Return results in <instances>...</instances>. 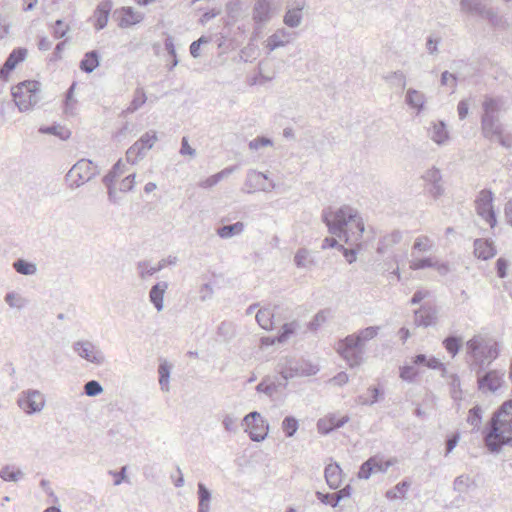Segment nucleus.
I'll list each match as a JSON object with an SVG mask.
<instances>
[{
    "label": "nucleus",
    "instance_id": "obj_1",
    "mask_svg": "<svg viewBox=\"0 0 512 512\" xmlns=\"http://www.w3.org/2000/svg\"><path fill=\"white\" fill-rule=\"evenodd\" d=\"M323 221L330 233L339 238L343 237L346 243L355 245L359 244L365 229L362 217L350 206L324 211Z\"/></svg>",
    "mask_w": 512,
    "mask_h": 512
},
{
    "label": "nucleus",
    "instance_id": "obj_2",
    "mask_svg": "<svg viewBox=\"0 0 512 512\" xmlns=\"http://www.w3.org/2000/svg\"><path fill=\"white\" fill-rule=\"evenodd\" d=\"M491 429L485 444L491 451L499 450L512 441V400L504 402L491 418Z\"/></svg>",
    "mask_w": 512,
    "mask_h": 512
},
{
    "label": "nucleus",
    "instance_id": "obj_3",
    "mask_svg": "<svg viewBox=\"0 0 512 512\" xmlns=\"http://www.w3.org/2000/svg\"><path fill=\"white\" fill-rule=\"evenodd\" d=\"M433 247V241L427 235H420L415 238L411 249V260L409 267L412 270L435 269L440 274H445L449 270L446 263L440 262L434 257H418L420 254L428 252Z\"/></svg>",
    "mask_w": 512,
    "mask_h": 512
},
{
    "label": "nucleus",
    "instance_id": "obj_4",
    "mask_svg": "<svg viewBox=\"0 0 512 512\" xmlns=\"http://www.w3.org/2000/svg\"><path fill=\"white\" fill-rule=\"evenodd\" d=\"M42 85L37 80H24L11 87V96L19 111L32 110L40 100Z\"/></svg>",
    "mask_w": 512,
    "mask_h": 512
},
{
    "label": "nucleus",
    "instance_id": "obj_5",
    "mask_svg": "<svg viewBox=\"0 0 512 512\" xmlns=\"http://www.w3.org/2000/svg\"><path fill=\"white\" fill-rule=\"evenodd\" d=\"M336 351L349 368L358 367L363 361L359 339L355 335H348L340 340L336 345Z\"/></svg>",
    "mask_w": 512,
    "mask_h": 512
},
{
    "label": "nucleus",
    "instance_id": "obj_6",
    "mask_svg": "<svg viewBox=\"0 0 512 512\" xmlns=\"http://www.w3.org/2000/svg\"><path fill=\"white\" fill-rule=\"evenodd\" d=\"M125 163L119 160L109 174L105 177V183L110 193L113 191L127 192L135 185V174H129L122 178L125 173Z\"/></svg>",
    "mask_w": 512,
    "mask_h": 512
},
{
    "label": "nucleus",
    "instance_id": "obj_7",
    "mask_svg": "<svg viewBox=\"0 0 512 512\" xmlns=\"http://www.w3.org/2000/svg\"><path fill=\"white\" fill-rule=\"evenodd\" d=\"M477 214L494 228L497 220L493 208V193L490 190H481L475 200Z\"/></svg>",
    "mask_w": 512,
    "mask_h": 512
},
{
    "label": "nucleus",
    "instance_id": "obj_8",
    "mask_svg": "<svg viewBox=\"0 0 512 512\" xmlns=\"http://www.w3.org/2000/svg\"><path fill=\"white\" fill-rule=\"evenodd\" d=\"M245 431L253 441H261L268 434L269 426L258 412H251L243 419Z\"/></svg>",
    "mask_w": 512,
    "mask_h": 512
},
{
    "label": "nucleus",
    "instance_id": "obj_9",
    "mask_svg": "<svg viewBox=\"0 0 512 512\" xmlns=\"http://www.w3.org/2000/svg\"><path fill=\"white\" fill-rule=\"evenodd\" d=\"M156 140L157 137L155 133L144 134L126 151L127 161L131 164L137 163L138 160L141 159L144 154L153 147Z\"/></svg>",
    "mask_w": 512,
    "mask_h": 512
},
{
    "label": "nucleus",
    "instance_id": "obj_10",
    "mask_svg": "<svg viewBox=\"0 0 512 512\" xmlns=\"http://www.w3.org/2000/svg\"><path fill=\"white\" fill-rule=\"evenodd\" d=\"M395 462L394 459H386L379 455L373 456L361 465L358 477L368 479L373 473L387 471Z\"/></svg>",
    "mask_w": 512,
    "mask_h": 512
},
{
    "label": "nucleus",
    "instance_id": "obj_11",
    "mask_svg": "<svg viewBox=\"0 0 512 512\" xmlns=\"http://www.w3.org/2000/svg\"><path fill=\"white\" fill-rule=\"evenodd\" d=\"M44 403V397L38 391L25 392L18 399L19 407L27 414L40 411Z\"/></svg>",
    "mask_w": 512,
    "mask_h": 512
},
{
    "label": "nucleus",
    "instance_id": "obj_12",
    "mask_svg": "<svg viewBox=\"0 0 512 512\" xmlns=\"http://www.w3.org/2000/svg\"><path fill=\"white\" fill-rule=\"evenodd\" d=\"M27 55L28 50L26 48L13 49L0 69V78L3 81H8L11 72L26 59Z\"/></svg>",
    "mask_w": 512,
    "mask_h": 512
},
{
    "label": "nucleus",
    "instance_id": "obj_13",
    "mask_svg": "<svg viewBox=\"0 0 512 512\" xmlns=\"http://www.w3.org/2000/svg\"><path fill=\"white\" fill-rule=\"evenodd\" d=\"M93 174L91 163L81 160L70 169L68 178L73 184L81 185L90 180Z\"/></svg>",
    "mask_w": 512,
    "mask_h": 512
},
{
    "label": "nucleus",
    "instance_id": "obj_14",
    "mask_svg": "<svg viewBox=\"0 0 512 512\" xmlns=\"http://www.w3.org/2000/svg\"><path fill=\"white\" fill-rule=\"evenodd\" d=\"M348 420L349 417L346 415L330 413L318 420L317 429L321 434H328L334 429L342 427L345 423L348 422Z\"/></svg>",
    "mask_w": 512,
    "mask_h": 512
},
{
    "label": "nucleus",
    "instance_id": "obj_15",
    "mask_svg": "<svg viewBox=\"0 0 512 512\" xmlns=\"http://www.w3.org/2000/svg\"><path fill=\"white\" fill-rule=\"evenodd\" d=\"M257 323L264 330H273L280 320V313L276 308L264 307L256 313Z\"/></svg>",
    "mask_w": 512,
    "mask_h": 512
},
{
    "label": "nucleus",
    "instance_id": "obj_16",
    "mask_svg": "<svg viewBox=\"0 0 512 512\" xmlns=\"http://www.w3.org/2000/svg\"><path fill=\"white\" fill-rule=\"evenodd\" d=\"M118 24L120 27L127 28L140 23L143 15L132 7H122L116 11Z\"/></svg>",
    "mask_w": 512,
    "mask_h": 512
},
{
    "label": "nucleus",
    "instance_id": "obj_17",
    "mask_svg": "<svg viewBox=\"0 0 512 512\" xmlns=\"http://www.w3.org/2000/svg\"><path fill=\"white\" fill-rule=\"evenodd\" d=\"M75 351L80 357L91 363L99 364L103 360L101 353L89 342L77 343L75 345Z\"/></svg>",
    "mask_w": 512,
    "mask_h": 512
},
{
    "label": "nucleus",
    "instance_id": "obj_18",
    "mask_svg": "<svg viewBox=\"0 0 512 512\" xmlns=\"http://www.w3.org/2000/svg\"><path fill=\"white\" fill-rule=\"evenodd\" d=\"M482 129L485 137L489 139H493L495 137L504 146L511 145L512 139L510 137L504 139L501 127L494 125L491 119L483 118Z\"/></svg>",
    "mask_w": 512,
    "mask_h": 512
},
{
    "label": "nucleus",
    "instance_id": "obj_19",
    "mask_svg": "<svg viewBox=\"0 0 512 512\" xmlns=\"http://www.w3.org/2000/svg\"><path fill=\"white\" fill-rule=\"evenodd\" d=\"M112 7L113 4L110 0H103L97 5L94 11V19L95 26L98 29H102L107 25Z\"/></svg>",
    "mask_w": 512,
    "mask_h": 512
},
{
    "label": "nucleus",
    "instance_id": "obj_20",
    "mask_svg": "<svg viewBox=\"0 0 512 512\" xmlns=\"http://www.w3.org/2000/svg\"><path fill=\"white\" fill-rule=\"evenodd\" d=\"M503 384V375L496 372L490 371L479 380V388L488 391H496Z\"/></svg>",
    "mask_w": 512,
    "mask_h": 512
},
{
    "label": "nucleus",
    "instance_id": "obj_21",
    "mask_svg": "<svg viewBox=\"0 0 512 512\" xmlns=\"http://www.w3.org/2000/svg\"><path fill=\"white\" fill-rule=\"evenodd\" d=\"M325 479L332 489L339 488L343 481V472L340 466L336 463L327 465L325 468Z\"/></svg>",
    "mask_w": 512,
    "mask_h": 512
},
{
    "label": "nucleus",
    "instance_id": "obj_22",
    "mask_svg": "<svg viewBox=\"0 0 512 512\" xmlns=\"http://www.w3.org/2000/svg\"><path fill=\"white\" fill-rule=\"evenodd\" d=\"M474 254L479 259L487 260L496 254V250L492 242L484 239H477L474 242Z\"/></svg>",
    "mask_w": 512,
    "mask_h": 512
},
{
    "label": "nucleus",
    "instance_id": "obj_23",
    "mask_svg": "<svg viewBox=\"0 0 512 512\" xmlns=\"http://www.w3.org/2000/svg\"><path fill=\"white\" fill-rule=\"evenodd\" d=\"M295 330H296V323L295 322L285 323L282 326L280 333L276 337L264 338L262 340V343L265 344V345H273L275 343L286 342L295 333Z\"/></svg>",
    "mask_w": 512,
    "mask_h": 512
},
{
    "label": "nucleus",
    "instance_id": "obj_24",
    "mask_svg": "<svg viewBox=\"0 0 512 512\" xmlns=\"http://www.w3.org/2000/svg\"><path fill=\"white\" fill-rule=\"evenodd\" d=\"M415 323L417 326L428 327L436 323V313L430 308H420L415 313Z\"/></svg>",
    "mask_w": 512,
    "mask_h": 512
},
{
    "label": "nucleus",
    "instance_id": "obj_25",
    "mask_svg": "<svg viewBox=\"0 0 512 512\" xmlns=\"http://www.w3.org/2000/svg\"><path fill=\"white\" fill-rule=\"evenodd\" d=\"M166 289V283H159L154 285L150 291V300L155 305L158 311H160L163 307V298Z\"/></svg>",
    "mask_w": 512,
    "mask_h": 512
},
{
    "label": "nucleus",
    "instance_id": "obj_26",
    "mask_svg": "<svg viewBox=\"0 0 512 512\" xmlns=\"http://www.w3.org/2000/svg\"><path fill=\"white\" fill-rule=\"evenodd\" d=\"M99 65V56L95 51L87 52L80 62V69L86 73H91Z\"/></svg>",
    "mask_w": 512,
    "mask_h": 512
},
{
    "label": "nucleus",
    "instance_id": "obj_27",
    "mask_svg": "<svg viewBox=\"0 0 512 512\" xmlns=\"http://www.w3.org/2000/svg\"><path fill=\"white\" fill-rule=\"evenodd\" d=\"M234 171L233 168H225L220 172L207 177L206 179L199 182V186L204 189L211 188L218 184L222 179L230 175Z\"/></svg>",
    "mask_w": 512,
    "mask_h": 512
},
{
    "label": "nucleus",
    "instance_id": "obj_28",
    "mask_svg": "<svg viewBox=\"0 0 512 512\" xmlns=\"http://www.w3.org/2000/svg\"><path fill=\"white\" fill-rule=\"evenodd\" d=\"M410 486L411 483L409 481H402L392 489L388 490L386 497L391 500L405 498Z\"/></svg>",
    "mask_w": 512,
    "mask_h": 512
},
{
    "label": "nucleus",
    "instance_id": "obj_29",
    "mask_svg": "<svg viewBox=\"0 0 512 512\" xmlns=\"http://www.w3.org/2000/svg\"><path fill=\"white\" fill-rule=\"evenodd\" d=\"M270 12L269 0H258L254 8V19L262 22L268 19Z\"/></svg>",
    "mask_w": 512,
    "mask_h": 512
},
{
    "label": "nucleus",
    "instance_id": "obj_30",
    "mask_svg": "<svg viewBox=\"0 0 512 512\" xmlns=\"http://www.w3.org/2000/svg\"><path fill=\"white\" fill-rule=\"evenodd\" d=\"M286 43H288L286 33L284 31H279L268 38L267 47L270 50H274L280 46H284Z\"/></svg>",
    "mask_w": 512,
    "mask_h": 512
},
{
    "label": "nucleus",
    "instance_id": "obj_31",
    "mask_svg": "<svg viewBox=\"0 0 512 512\" xmlns=\"http://www.w3.org/2000/svg\"><path fill=\"white\" fill-rule=\"evenodd\" d=\"M462 340L458 337H448L443 341V345L448 353L451 354L452 357H454L460 347H461Z\"/></svg>",
    "mask_w": 512,
    "mask_h": 512
},
{
    "label": "nucleus",
    "instance_id": "obj_32",
    "mask_svg": "<svg viewBox=\"0 0 512 512\" xmlns=\"http://www.w3.org/2000/svg\"><path fill=\"white\" fill-rule=\"evenodd\" d=\"M282 429L286 436H293L298 430V421L294 417H286L282 422Z\"/></svg>",
    "mask_w": 512,
    "mask_h": 512
},
{
    "label": "nucleus",
    "instance_id": "obj_33",
    "mask_svg": "<svg viewBox=\"0 0 512 512\" xmlns=\"http://www.w3.org/2000/svg\"><path fill=\"white\" fill-rule=\"evenodd\" d=\"M301 20V10L300 9H290L287 11L284 17V23L290 27L297 26Z\"/></svg>",
    "mask_w": 512,
    "mask_h": 512
},
{
    "label": "nucleus",
    "instance_id": "obj_34",
    "mask_svg": "<svg viewBox=\"0 0 512 512\" xmlns=\"http://www.w3.org/2000/svg\"><path fill=\"white\" fill-rule=\"evenodd\" d=\"M243 229V224L240 222H237L233 225H228L220 228L218 230V234L222 238H227L232 236L233 234L240 233Z\"/></svg>",
    "mask_w": 512,
    "mask_h": 512
},
{
    "label": "nucleus",
    "instance_id": "obj_35",
    "mask_svg": "<svg viewBox=\"0 0 512 512\" xmlns=\"http://www.w3.org/2000/svg\"><path fill=\"white\" fill-rule=\"evenodd\" d=\"M69 30H70L69 24H67L66 22H64L62 20H57L53 25L52 33L55 38L60 39V38L65 37L67 35V33L69 32Z\"/></svg>",
    "mask_w": 512,
    "mask_h": 512
},
{
    "label": "nucleus",
    "instance_id": "obj_36",
    "mask_svg": "<svg viewBox=\"0 0 512 512\" xmlns=\"http://www.w3.org/2000/svg\"><path fill=\"white\" fill-rule=\"evenodd\" d=\"M378 334V328L377 327H367L359 333L354 334L359 339V345L362 347L364 341L371 340Z\"/></svg>",
    "mask_w": 512,
    "mask_h": 512
},
{
    "label": "nucleus",
    "instance_id": "obj_37",
    "mask_svg": "<svg viewBox=\"0 0 512 512\" xmlns=\"http://www.w3.org/2000/svg\"><path fill=\"white\" fill-rule=\"evenodd\" d=\"M159 372V383L162 387V389H168V381L170 376V367L169 365L164 362L161 363L158 369Z\"/></svg>",
    "mask_w": 512,
    "mask_h": 512
},
{
    "label": "nucleus",
    "instance_id": "obj_38",
    "mask_svg": "<svg viewBox=\"0 0 512 512\" xmlns=\"http://www.w3.org/2000/svg\"><path fill=\"white\" fill-rule=\"evenodd\" d=\"M15 270L23 275H30L36 271L35 265L28 263L24 260H18L14 263Z\"/></svg>",
    "mask_w": 512,
    "mask_h": 512
},
{
    "label": "nucleus",
    "instance_id": "obj_39",
    "mask_svg": "<svg viewBox=\"0 0 512 512\" xmlns=\"http://www.w3.org/2000/svg\"><path fill=\"white\" fill-rule=\"evenodd\" d=\"M482 419V409L479 406L469 410L467 421L473 426H479Z\"/></svg>",
    "mask_w": 512,
    "mask_h": 512
},
{
    "label": "nucleus",
    "instance_id": "obj_40",
    "mask_svg": "<svg viewBox=\"0 0 512 512\" xmlns=\"http://www.w3.org/2000/svg\"><path fill=\"white\" fill-rule=\"evenodd\" d=\"M418 375V371L412 366H404L400 369V377L405 381H412Z\"/></svg>",
    "mask_w": 512,
    "mask_h": 512
},
{
    "label": "nucleus",
    "instance_id": "obj_41",
    "mask_svg": "<svg viewBox=\"0 0 512 512\" xmlns=\"http://www.w3.org/2000/svg\"><path fill=\"white\" fill-rule=\"evenodd\" d=\"M84 388L88 396H96L102 392L101 385L94 380L87 382Z\"/></svg>",
    "mask_w": 512,
    "mask_h": 512
},
{
    "label": "nucleus",
    "instance_id": "obj_42",
    "mask_svg": "<svg viewBox=\"0 0 512 512\" xmlns=\"http://www.w3.org/2000/svg\"><path fill=\"white\" fill-rule=\"evenodd\" d=\"M317 498L326 505H331L332 507L337 506V496L336 493L333 494H324L321 492H317Z\"/></svg>",
    "mask_w": 512,
    "mask_h": 512
},
{
    "label": "nucleus",
    "instance_id": "obj_43",
    "mask_svg": "<svg viewBox=\"0 0 512 512\" xmlns=\"http://www.w3.org/2000/svg\"><path fill=\"white\" fill-rule=\"evenodd\" d=\"M497 274L500 278L507 275L508 263L504 258H499L496 262Z\"/></svg>",
    "mask_w": 512,
    "mask_h": 512
},
{
    "label": "nucleus",
    "instance_id": "obj_44",
    "mask_svg": "<svg viewBox=\"0 0 512 512\" xmlns=\"http://www.w3.org/2000/svg\"><path fill=\"white\" fill-rule=\"evenodd\" d=\"M65 45H66V43L64 41L60 42L56 45V47L52 53V56L50 58L51 62H56L62 58V53L65 49Z\"/></svg>",
    "mask_w": 512,
    "mask_h": 512
},
{
    "label": "nucleus",
    "instance_id": "obj_45",
    "mask_svg": "<svg viewBox=\"0 0 512 512\" xmlns=\"http://www.w3.org/2000/svg\"><path fill=\"white\" fill-rule=\"evenodd\" d=\"M65 45H66V43L64 41L60 42L56 45V47L52 53V56L50 58L51 62H56L62 58V53L65 49Z\"/></svg>",
    "mask_w": 512,
    "mask_h": 512
},
{
    "label": "nucleus",
    "instance_id": "obj_46",
    "mask_svg": "<svg viewBox=\"0 0 512 512\" xmlns=\"http://www.w3.org/2000/svg\"><path fill=\"white\" fill-rule=\"evenodd\" d=\"M349 381V376L345 372H340L331 379V383L334 385L342 386Z\"/></svg>",
    "mask_w": 512,
    "mask_h": 512
},
{
    "label": "nucleus",
    "instance_id": "obj_47",
    "mask_svg": "<svg viewBox=\"0 0 512 512\" xmlns=\"http://www.w3.org/2000/svg\"><path fill=\"white\" fill-rule=\"evenodd\" d=\"M426 366L434 370H445L444 364L435 357L427 359Z\"/></svg>",
    "mask_w": 512,
    "mask_h": 512
},
{
    "label": "nucleus",
    "instance_id": "obj_48",
    "mask_svg": "<svg viewBox=\"0 0 512 512\" xmlns=\"http://www.w3.org/2000/svg\"><path fill=\"white\" fill-rule=\"evenodd\" d=\"M271 145V141L266 138H257L250 142L249 146L251 149H258L263 146Z\"/></svg>",
    "mask_w": 512,
    "mask_h": 512
},
{
    "label": "nucleus",
    "instance_id": "obj_49",
    "mask_svg": "<svg viewBox=\"0 0 512 512\" xmlns=\"http://www.w3.org/2000/svg\"><path fill=\"white\" fill-rule=\"evenodd\" d=\"M180 152L182 155H188V156H193L195 153L194 150L192 149V147L189 145L188 139L186 137H184L182 139V145H181Z\"/></svg>",
    "mask_w": 512,
    "mask_h": 512
},
{
    "label": "nucleus",
    "instance_id": "obj_50",
    "mask_svg": "<svg viewBox=\"0 0 512 512\" xmlns=\"http://www.w3.org/2000/svg\"><path fill=\"white\" fill-rule=\"evenodd\" d=\"M5 300L6 302L11 306V307H19L20 306V298L17 294L15 293H9L6 295L5 297Z\"/></svg>",
    "mask_w": 512,
    "mask_h": 512
},
{
    "label": "nucleus",
    "instance_id": "obj_51",
    "mask_svg": "<svg viewBox=\"0 0 512 512\" xmlns=\"http://www.w3.org/2000/svg\"><path fill=\"white\" fill-rule=\"evenodd\" d=\"M10 32V25L0 16V39L5 38Z\"/></svg>",
    "mask_w": 512,
    "mask_h": 512
},
{
    "label": "nucleus",
    "instance_id": "obj_52",
    "mask_svg": "<svg viewBox=\"0 0 512 512\" xmlns=\"http://www.w3.org/2000/svg\"><path fill=\"white\" fill-rule=\"evenodd\" d=\"M199 497L201 506L204 504V502H208L210 498L209 491L205 488L203 484H199Z\"/></svg>",
    "mask_w": 512,
    "mask_h": 512
},
{
    "label": "nucleus",
    "instance_id": "obj_53",
    "mask_svg": "<svg viewBox=\"0 0 512 512\" xmlns=\"http://www.w3.org/2000/svg\"><path fill=\"white\" fill-rule=\"evenodd\" d=\"M433 138L439 144L442 143L447 138L446 132L444 131L443 127L439 128L435 132V135Z\"/></svg>",
    "mask_w": 512,
    "mask_h": 512
},
{
    "label": "nucleus",
    "instance_id": "obj_54",
    "mask_svg": "<svg viewBox=\"0 0 512 512\" xmlns=\"http://www.w3.org/2000/svg\"><path fill=\"white\" fill-rule=\"evenodd\" d=\"M351 494V488L350 486H346L345 488L339 490L337 493H336V496H337V504L339 503V501L344 498V497H349Z\"/></svg>",
    "mask_w": 512,
    "mask_h": 512
},
{
    "label": "nucleus",
    "instance_id": "obj_55",
    "mask_svg": "<svg viewBox=\"0 0 512 512\" xmlns=\"http://www.w3.org/2000/svg\"><path fill=\"white\" fill-rule=\"evenodd\" d=\"M504 213H505V216H506L508 222L512 226V200H509L506 203L505 208H504Z\"/></svg>",
    "mask_w": 512,
    "mask_h": 512
},
{
    "label": "nucleus",
    "instance_id": "obj_56",
    "mask_svg": "<svg viewBox=\"0 0 512 512\" xmlns=\"http://www.w3.org/2000/svg\"><path fill=\"white\" fill-rule=\"evenodd\" d=\"M408 99L415 106H418L419 103L421 102V96L416 91L409 92L408 93Z\"/></svg>",
    "mask_w": 512,
    "mask_h": 512
},
{
    "label": "nucleus",
    "instance_id": "obj_57",
    "mask_svg": "<svg viewBox=\"0 0 512 512\" xmlns=\"http://www.w3.org/2000/svg\"><path fill=\"white\" fill-rule=\"evenodd\" d=\"M427 292L425 291H417L416 293H414L412 299H411V302L413 304H417L419 303L420 301H422L426 296H427Z\"/></svg>",
    "mask_w": 512,
    "mask_h": 512
},
{
    "label": "nucleus",
    "instance_id": "obj_58",
    "mask_svg": "<svg viewBox=\"0 0 512 512\" xmlns=\"http://www.w3.org/2000/svg\"><path fill=\"white\" fill-rule=\"evenodd\" d=\"M200 43H201V39H199L198 41H194L190 45V53L192 54V56H194V57L199 56Z\"/></svg>",
    "mask_w": 512,
    "mask_h": 512
},
{
    "label": "nucleus",
    "instance_id": "obj_59",
    "mask_svg": "<svg viewBox=\"0 0 512 512\" xmlns=\"http://www.w3.org/2000/svg\"><path fill=\"white\" fill-rule=\"evenodd\" d=\"M458 439H459L458 435H453L451 438L448 439L447 453L451 452L454 449V447L457 445Z\"/></svg>",
    "mask_w": 512,
    "mask_h": 512
},
{
    "label": "nucleus",
    "instance_id": "obj_60",
    "mask_svg": "<svg viewBox=\"0 0 512 512\" xmlns=\"http://www.w3.org/2000/svg\"><path fill=\"white\" fill-rule=\"evenodd\" d=\"M22 1H23V9L25 11L33 10L38 3V0H22Z\"/></svg>",
    "mask_w": 512,
    "mask_h": 512
},
{
    "label": "nucleus",
    "instance_id": "obj_61",
    "mask_svg": "<svg viewBox=\"0 0 512 512\" xmlns=\"http://www.w3.org/2000/svg\"><path fill=\"white\" fill-rule=\"evenodd\" d=\"M1 477L4 480H15L16 477H17V474L14 473V472H9L8 469H4V470L1 471Z\"/></svg>",
    "mask_w": 512,
    "mask_h": 512
},
{
    "label": "nucleus",
    "instance_id": "obj_62",
    "mask_svg": "<svg viewBox=\"0 0 512 512\" xmlns=\"http://www.w3.org/2000/svg\"><path fill=\"white\" fill-rule=\"evenodd\" d=\"M458 113L461 118H464L468 113V105L466 102H460L458 105Z\"/></svg>",
    "mask_w": 512,
    "mask_h": 512
},
{
    "label": "nucleus",
    "instance_id": "obj_63",
    "mask_svg": "<svg viewBox=\"0 0 512 512\" xmlns=\"http://www.w3.org/2000/svg\"><path fill=\"white\" fill-rule=\"evenodd\" d=\"M337 245V241L334 238H325L322 243V248H333Z\"/></svg>",
    "mask_w": 512,
    "mask_h": 512
},
{
    "label": "nucleus",
    "instance_id": "obj_64",
    "mask_svg": "<svg viewBox=\"0 0 512 512\" xmlns=\"http://www.w3.org/2000/svg\"><path fill=\"white\" fill-rule=\"evenodd\" d=\"M51 46V42L48 38H42L40 39L39 43H38V48L40 50H48Z\"/></svg>",
    "mask_w": 512,
    "mask_h": 512
}]
</instances>
